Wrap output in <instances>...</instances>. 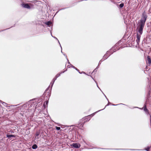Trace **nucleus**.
I'll list each match as a JSON object with an SVG mask.
<instances>
[{"label":"nucleus","instance_id":"nucleus-20","mask_svg":"<svg viewBox=\"0 0 151 151\" xmlns=\"http://www.w3.org/2000/svg\"><path fill=\"white\" fill-rule=\"evenodd\" d=\"M119 42H118L117 43H116V46H115V47L116 46H117V45L119 44Z\"/></svg>","mask_w":151,"mask_h":151},{"label":"nucleus","instance_id":"nucleus-19","mask_svg":"<svg viewBox=\"0 0 151 151\" xmlns=\"http://www.w3.org/2000/svg\"><path fill=\"white\" fill-rule=\"evenodd\" d=\"M149 149H150L149 147H147L146 148V150L147 151H148L149 150Z\"/></svg>","mask_w":151,"mask_h":151},{"label":"nucleus","instance_id":"nucleus-13","mask_svg":"<svg viewBox=\"0 0 151 151\" xmlns=\"http://www.w3.org/2000/svg\"><path fill=\"white\" fill-rule=\"evenodd\" d=\"M6 136L7 137H8V138H10L11 137H14V135L8 134H7L6 135Z\"/></svg>","mask_w":151,"mask_h":151},{"label":"nucleus","instance_id":"nucleus-1","mask_svg":"<svg viewBox=\"0 0 151 151\" xmlns=\"http://www.w3.org/2000/svg\"><path fill=\"white\" fill-rule=\"evenodd\" d=\"M147 18V15L144 13H143L142 18L137 24V30H138L140 35H142L143 33V28Z\"/></svg>","mask_w":151,"mask_h":151},{"label":"nucleus","instance_id":"nucleus-12","mask_svg":"<svg viewBox=\"0 0 151 151\" xmlns=\"http://www.w3.org/2000/svg\"><path fill=\"white\" fill-rule=\"evenodd\" d=\"M114 47H115L112 48L110 50V51H110V53H111L112 52H113V53L114 52L116 51V50H115V49H114Z\"/></svg>","mask_w":151,"mask_h":151},{"label":"nucleus","instance_id":"nucleus-16","mask_svg":"<svg viewBox=\"0 0 151 151\" xmlns=\"http://www.w3.org/2000/svg\"><path fill=\"white\" fill-rule=\"evenodd\" d=\"M39 134H40V132H37L35 133V135L36 137L38 136L39 135Z\"/></svg>","mask_w":151,"mask_h":151},{"label":"nucleus","instance_id":"nucleus-3","mask_svg":"<svg viewBox=\"0 0 151 151\" xmlns=\"http://www.w3.org/2000/svg\"><path fill=\"white\" fill-rule=\"evenodd\" d=\"M85 122V121L84 119L83 118L82 119L80 120L79 123L78 124V127H79L80 128L83 127Z\"/></svg>","mask_w":151,"mask_h":151},{"label":"nucleus","instance_id":"nucleus-15","mask_svg":"<svg viewBox=\"0 0 151 151\" xmlns=\"http://www.w3.org/2000/svg\"><path fill=\"white\" fill-rule=\"evenodd\" d=\"M52 24V22L50 21H48L47 22L46 24L48 25H50Z\"/></svg>","mask_w":151,"mask_h":151},{"label":"nucleus","instance_id":"nucleus-18","mask_svg":"<svg viewBox=\"0 0 151 151\" xmlns=\"http://www.w3.org/2000/svg\"><path fill=\"white\" fill-rule=\"evenodd\" d=\"M55 128H56V129L57 130H59L60 129V128L59 127H58L56 126Z\"/></svg>","mask_w":151,"mask_h":151},{"label":"nucleus","instance_id":"nucleus-9","mask_svg":"<svg viewBox=\"0 0 151 151\" xmlns=\"http://www.w3.org/2000/svg\"><path fill=\"white\" fill-rule=\"evenodd\" d=\"M48 100H46V101L43 104V106L44 108H45L46 107L47 105L48 102Z\"/></svg>","mask_w":151,"mask_h":151},{"label":"nucleus","instance_id":"nucleus-11","mask_svg":"<svg viewBox=\"0 0 151 151\" xmlns=\"http://www.w3.org/2000/svg\"><path fill=\"white\" fill-rule=\"evenodd\" d=\"M144 110L146 113H147L148 114H149V112L147 108L146 105H145Z\"/></svg>","mask_w":151,"mask_h":151},{"label":"nucleus","instance_id":"nucleus-22","mask_svg":"<svg viewBox=\"0 0 151 151\" xmlns=\"http://www.w3.org/2000/svg\"><path fill=\"white\" fill-rule=\"evenodd\" d=\"M65 71H65H63V72H62V73H64Z\"/></svg>","mask_w":151,"mask_h":151},{"label":"nucleus","instance_id":"nucleus-4","mask_svg":"<svg viewBox=\"0 0 151 151\" xmlns=\"http://www.w3.org/2000/svg\"><path fill=\"white\" fill-rule=\"evenodd\" d=\"M113 52H112L111 53H110V51H107L106 53L104 55L103 58L102 59H103V60H104L108 58V57Z\"/></svg>","mask_w":151,"mask_h":151},{"label":"nucleus","instance_id":"nucleus-21","mask_svg":"<svg viewBox=\"0 0 151 151\" xmlns=\"http://www.w3.org/2000/svg\"><path fill=\"white\" fill-rule=\"evenodd\" d=\"M73 68H76V70H78V69H77V68H75L74 66H73Z\"/></svg>","mask_w":151,"mask_h":151},{"label":"nucleus","instance_id":"nucleus-8","mask_svg":"<svg viewBox=\"0 0 151 151\" xmlns=\"http://www.w3.org/2000/svg\"><path fill=\"white\" fill-rule=\"evenodd\" d=\"M73 146L75 148H79L80 147V145L79 144H78L77 143H73Z\"/></svg>","mask_w":151,"mask_h":151},{"label":"nucleus","instance_id":"nucleus-14","mask_svg":"<svg viewBox=\"0 0 151 151\" xmlns=\"http://www.w3.org/2000/svg\"><path fill=\"white\" fill-rule=\"evenodd\" d=\"M37 147V146L35 144L33 145L32 146V148L33 149H36Z\"/></svg>","mask_w":151,"mask_h":151},{"label":"nucleus","instance_id":"nucleus-6","mask_svg":"<svg viewBox=\"0 0 151 151\" xmlns=\"http://www.w3.org/2000/svg\"><path fill=\"white\" fill-rule=\"evenodd\" d=\"M141 35L137 33V39L136 40V42L137 45L139 44L140 42V38L141 37Z\"/></svg>","mask_w":151,"mask_h":151},{"label":"nucleus","instance_id":"nucleus-5","mask_svg":"<svg viewBox=\"0 0 151 151\" xmlns=\"http://www.w3.org/2000/svg\"><path fill=\"white\" fill-rule=\"evenodd\" d=\"M146 63L147 65L149 66L151 64V59L150 56H148L146 60Z\"/></svg>","mask_w":151,"mask_h":151},{"label":"nucleus","instance_id":"nucleus-10","mask_svg":"<svg viewBox=\"0 0 151 151\" xmlns=\"http://www.w3.org/2000/svg\"><path fill=\"white\" fill-rule=\"evenodd\" d=\"M60 76V74H57L55 77V78L53 79V81L54 82L55 80L58 77H59Z\"/></svg>","mask_w":151,"mask_h":151},{"label":"nucleus","instance_id":"nucleus-17","mask_svg":"<svg viewBox=\"0 0 151 151\" xmlns=\"http://www.w3.org/2000/svg\"><path fill=\"white\" fill-rule=\"evenodd\" d=\"M124 4L123 3H121L119 5V7L120 8H122L123 7Z\"/></svg>","mask_w":151,"mask_h":151},{"label":"nucleus","instance_id":"nucleus-2","mask_svg":"<svg viewBox=\"0 0 151 151\" xmlns=\"http://www.w3.org/2000/svg\"><path fill=\"white\" fill-rule=\"evenodd\" d=\"M51 94L50 90L48 88L46 89L43 94V96H44L45 99L46 100H49Z\"/></svg>","mask_w":151,"mask_h":151},{"label":"nucleus","instance_id":"nucleus-7","mask_svg":"<svg viewBox=\"0 0 151 151\" xmlns=\"http://www.w3.org/2000/svg\"><path fill=\"white\" fill-rule=\"evenodd\" d=\"M22 6L24 8H27L28 9H30L31 8L30 6L27 4H22Z\"/></svg>","mask_w":151,"mask_h":151}]
</instances>
